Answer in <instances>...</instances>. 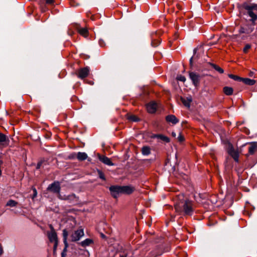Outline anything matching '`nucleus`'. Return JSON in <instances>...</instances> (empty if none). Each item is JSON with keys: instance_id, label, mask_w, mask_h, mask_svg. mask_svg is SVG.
Masks as SVG:
<instances>
[{"instance_id": "nucleus-1", "label": "nucleus", "mask_w": 257, "mask_h": 257, "mask_svg": "<svg viewBox=\"0 0 257 257\" xmlns=\"http://www.w3.org/2000/svg\"><path fill=\"white\" fill-rule=\"evenodd\" d=\"M176 212L183 216H192L196 209L194 201L186 199L184 201L176 203L174 205Z\"/></svg>"}, {"instance_id": "nucleus-2", "label": "nucleus", "mask_w": 257, "mask_h": 257, "mask_svg": "<svg viewBox=\"0 0 257 257\" xmlns=\"http://www.w3.org/2000/svg\"><path fill=\"white\" fill-rule=\"evenodd\" d=\"M226 150L228 154L236 162H239V152L238 148L233 146V145L226 140Z\"/></svg>"}, {"instance_id": "nucleus-3", "label": "nucleus", "mask_w": 257, "mask_h": 257, "mask_svg": "<svg viewBox=\"0 0 257 257\" xmlns=\"http://www.w3.org/2000/svg\"><path fill=\"white\" fill-rule=\"evenodd\" d=\"M49 227L50 228V231L47 232V236L50 242H54L53 251V254L54 255L56 253V250L58 245V238L57 233L52 225L50 224L49 225Z\"/></svg>"}, {"instance_id": "nucleus-4", "label": "nucleus", "mask_w": 257, "mask_h": 257, "mask_svg": "<svg viewBox=\"0 0 257 257\" xmlns=\"http://www.w3.org/2000/svg\"><path fill=\"white\" fill-rule=\"evenodd\" d=\"M244 9L247 11L248 16L252 22L257 19V4H250L244 6Z\"/></svg>"}, {"instance_id": "nucleus-5", "label": "nucleus", "mask_w": 257, "mask_h": 257, "mask_svg": "<svg viewBox=\"0 0 257 257\" xmlns=\"http://www.w3.org/2000/svg\"><path fill=\"white\" fill-rule=\"evenodd\" d=\"M47 190L56 194L58 198H62V196L60 194L61 186L60 182L58 181H54L48 186Z\"/></svg>"}, {"instance_id": "nucleus-6", "label": "nucleus", "mask_w": 257, "mask_h": 257, "mask_svg": "<svg viewBox=\"0 0 257 257\" xmlns=\"http://www.w3.org/2000/svg\"><path fill=\"white\" fill-rule=\"evenodd\" d=\"M189 78L191 80L193 84L195 87H198L200 85V82L202 76L195 72H189Z\"/></svg>"}, {"instance_id": "nucleus-7", "label": "nucleus", "mask_w": 257, "mask_h": 257, "mask_svg": "<svg viewBox=\"0 0 257 257\" xmlns=\"http://www.w3.org/2000/svg\"><path fill=\"white\" fill-rule=\"evenodd\" d=\"M109 190L111 196L115 199H117L120 194H122L121 186L111 185L109 187Z\"/></svg>"}, {"instance_id": "nucleus-8", "label": "nucleus", "mask_w": 257, "mask_h": 257, "mask_svg": "<svg viewBox=\"0 0 257 257\" xmlns=\"http://www.w3.org/2000/svg\"><path fill=\"white\" fill-rule=\"evenodd\" d=\"M89 72V68L88 67H85L77 70L76 72V75L79 78L83 79L88 76Z\"/></svg>"}, {"instance_id": "nucleus-9", "label": "nucleus", "mask_w": 257, "mask_h": 257, "mask_svg": "<svg viewBox=\"0 0 257 257\" xmlns=\"http://www.w3.org/2000/svg\"><path fill=\"white\" fill-rule=\"evenodd\" d=\"M84 235V231L82 228H79L75 230L71 235V241H78Z\"/></svg>"}, {"instance_id": "nucleus-10", "label": "nucleus", "mask_w": 257, "mask_h": 257, "mask_svg": "<svg viewBox=\"0 0 257 257\" xmlns=\"http://www.w3.org/2000/svg\"><path fill=\"white\" fill-rule=\"evenodd\" d=\"M9 139L7 136L0 132V148L3 149L8 146Z\"/></svg>"}, {"instance_id": "nucleus-11", "label": "nucleus", "mask_w": 257, "mask_h": 257, "mask_svg": "<svg viewBox=\"0 0 257 257\" xmlns=\"http://www.w3.org/2000/svg\"><path fill=\"white\" fill-rule=\"evenodd\" d=\"M146 108L149 113H155L157 109V104L155 101H151L146 104Z\"/></svg>"}, {"instance_id": "nucleus-12", "label": "nucleus", "mask_w": 257, "mask_h": 257, "mask_svg": "<svg viewBox=\"0 0 257 257\" xmlns=\"http://www.w3.org/2000/svg\"><path fill=\"white\" fill-rule=\"evenodd\" d=\"M135 190V187L131 185L121 186L122 194L130 195L132 194Z\"/></svg>"}, {"instance_id": "nucleus-13", "label": "nucleus", "mask_w": 257, "mask_h": 257, "mask_svg": "<svg viewBox=\"0 0 257 257\" xmlns=\"http://www.w3.org/2000/svg\"><path fill=\"white\" fill-rule=\"evenodd\" d=\"M98 158L100 161L102 162L103 164L107 165L108 166H113L114 164L112 162L110 159L108 158L107 157L101 155L100 154H98Z\"/></svg>"}, {"instance_id": "nucleus-14", "label": "nucleus", "mask_w": 257, "mask_h": 257, "mask_svg": "<svg viewBox=\"0 0 257 257\" xmlns=\"http://www.w3.org/2000/svg\"><path fill=\"white\" fill-rule=\"evenodd\" d=\"M165 120L168 123H171L175 125L179 122V120L176 117L175 115L169 114L165 117Z\"/></svg>"}, {"instance_id": "nucleus-15", "label": "nucleus", "mask_w": 257, "mask_h": 257, "mask_svg": "<svg viewBox=\"0 0 257 257\" xmlns=\"http://www.w3.org/2000/svg\"><path fill=\"white\" fill-rule=\"evenodd\" d=\"M180 99L185 106L188 108L190 107L191 102L192 101V98L191 96H189L188 97L180 96Z\"/></svg>"}, {"instance_id": "nucleus-16", "label": "nucleus", "mask_w": 257, "mask_h": 257, "mask_svg": "<svg viewBox=\"0 0 257 257\" xmlns=\"http://www.w3.org/2000/svg\"><path fill=\"white\" fill-rule=\"evenodd\" d=\"M76 29L78 33L84 38H87L89 36V32L87 28H81L80 26H77Z\"/></svg>"}, {"instance_id": "nucleus-17", "label": "nucleus", "mask_w": 257, "mask_h": 257, "mask_svg": "<svg viewBox=\"0 0 257 257\" xmlns=\"http://www.w3.org/2000/svg\"><path fill=\"white\" fill-rule=\"evenodd\" d=\"M206 66L215 70L220 74H223L224 73V70L222 68L220 67L219 66L211 62L207 63Z\"/></svg>"}, {"instance_id": "nucleus-18", "label": "nucleus", "mask_w": 257, "mask_h": 257, "mask_svg": "<svg viewBox=\"0 0 257 257\" xmlns=\"http://www.w3.org/2000/svg\"><path fill=\"white\" fill-rule=\"evenodd\" d=\"M161 39L158 37L156 34L153 35V38L152 40V46L156 47L160 45L161 43Z\"/></svg>"}, {"instance_id": "nucleus-19", "label": "nucleus", "mask_w": 257, "mask_h": 257, "mask_svg": "<svg viewBox=\"0 0 257 257\" xmlns=\"http://www.w3.org/2000/svg\"><path fill=\"white\" fill-rule=\"evenodd\" d=\"M87 158V154L84 152H78L76 155V158L80 161H84Z\"/></svg>"}, {"instance_id": "nucleus-20", "label": "nucleus", "mask_w": 257, "mask_h": 257, "mask_svg": "<svg viewBox=\"0 0 257 257\" xmlns=\"http://www.w3.org/2000/svg\"><path fill=\"white\" fill-rule=\"evenodd\" d=\"M94 242L93 239L90 238H86L84 240L81 241L80 243V244L83 247H86L87 246H89L91 244H93Z\"/></svg>"}, {"instance_id": "nucleus-21", "label": "nucleus", "mask_w": 257, "mask_h": 257, "mask_svg": "<svg viewBox=\"0 0 257 257\" xmlns=\"http://www.w3.org/2000/svg\"><path fill=\"white\" fill-rule=\"evenodd\" d=\"M257 148L255 143H251L248 148V153L249 155H252L254 153Z\"/></svg>"}, {"instance_id": "nucleus-22", "label": "nucleus", "mask_w": 257, "mask_h": 257, "mask_svg": "<svg viewBox=\"0 0 257 257\" xmlns=\"http://www.w3.org/2000/svg\"><path fill=\"white\" fill-rule=\"evenodd\" d=\"M240 80L242 81L245 84L249 85H253L254 84L255 81L253 79L249 78H241Z\"/></svg>"}, {"instance_id": "nucleus-23", "label": "nucleus", "mask_w": 257, "mask_h": 257, "mask_svg": "<svg viewBox=\"0 0 257 257\" xmlns=\"http://www.w3.org/2000/svg\"><path fill=\"white\" fill-rule=\"evenodd\" d=\"M142 153L144 155H149L151 153V149L148 146H144L142 148Z\"/></svg>"}, {"instance_id": "nucleus-24", "label": "nucleus", "mask_w": 257, "mask_h": 257, "mask_svg": "<svg viewBox=\"0 0 257 257\" xmlns=\"http://www.w3.org/2000/svg\"><path fill=\"white\" fill-rule=\"evenodd\" d=\"M197 48H195L194 49V55L190 59V60H189V65H190V67L191 68H192L193 67V60L194 59V60H196L198 58V56L197 55H196V51H197Z\"/></svg>"}, {"instance_id": "nucleus-25", "label": "nucleus", "mask_w": 257, "mask_h": 257, "mask_svg": "<svg viewBox=\"0 0 257 257\" xmlns=\"http://www.w3.org/2000/svg\"><path fill=\"white\" fill-rule=\"evenodd\" d=\"M62 235L64 243H68L67 240L68 235V232L66 229L63 230Z\"/></svg>"}, {"instance_id": "nucleus-26", "label": "nucleus", "mask_w": 257, "mask_h": 257, "mask_svg": "<svg viewBox=\"0 0 257 257\" xmlns=\"http://www.w3.org/2000/svg\"><path fill=\"white\" fill-rule=\"evenodd\" d=\"M18 203L17 201L11 199L7 202L6 206L10 207H15L18 205Z\"/></svg>"}, {"instance_id": "nucleus-27", "label": "nucleus", "mask_w": 257, "mask_h": 257, "mask_svg": "<svg viewBox=\"0 0 257 257\" xmlns=\"http://www.w3.org/2000/svg\"><path fill=\"white\" fill-rule=\"evenodd\" d=\"M97 172L98 173V177L100 179H102L103 181H106L105 175L101 170L97 169Z\"/></svg>"}, {"instance_id": "nucleus-28", "label": "nucleus", "mask_w": 257, "mask_h": 257, "mask_svg": "<svg viewBox=\"0 0 257 257\" xmlns=\"http://www.w3.org/2000/svg\"><path fill=\"white\" fill-rule=\"evenodd\" d=\"M158 139L163 141L164 142H165L166 143H169L170 142V139L163 135L159 134V136H158Z\"/></svg>"}, {"instance_id": "nucleus-29", "label": "nucleus", "mask_w": 257, "mask_h": 257, "mask_svg": "<svg viewBox=\"0 0 257 257\" xmlns=\"http://www.w3.org/2000/svg\"><path fill=\"white\" fill-rule=\"evenodd\" d=\"M127 253L125 252H117L113 257H127Z\"/></svg>"}, {"instance_id": "nucleus-30", "label": "nucleus", "mask_w": 257, "mask_h": 257, "mask_svg": "<svg viewBox=\"0 0 257 257\" xmlns=\"http://www.w3.org/2000/svg\"><path fill=\"white\" fill-rule=\"evenodd\" d=\"M128 119L134 122H137L140 120L139 118L136 115H131L128 117Z\"/></svg>"}, {"instance_id": "nucleus-31", "label": "nucleus", "mask_w": 257, "mask_h": 257, "mask_svg": "<svg viewBox=\"0 0 257 257\" xmlns=\"http://www.w3.org/2000/svg\"><path fill=\"white\" fill-rule=\"evenodd\" d=\"M65 246L61 252V257H66V252L67 251V248L68 247V243H64Z\"/></svg>"}, {"instance_id": "nucleus-32", "label": "nucleus", "mask_w": 257, "mask_h": 257, "mask_svg": "<svg viewBox=\"0 0 257 257\" xmlns=\"http://www.w3.org/2000/svg\"><path fill=\"white\" fill-rule=\"evenodd\" d=\"M233 88L230 87L226 86V95H230L233 93Z\"/></svg>"}, {"instance_id": "nucleus-33", "label": "nucleus", "mask_w": 257, "mask_h": 257, "mask_svg": "<svg viewBox=\"0 0 257 257\" xmlns=\"http://www.w3.org/2000/svg\"><path fill=\"white\" fill-rule=\"evenodd\" d=\"M32 190L33 191V194L31 197L32 199H34L37 196V191L36 188L34 186L32 187Z\"/></svg>"}, {"instance_id": "nucleus-34", "label": "nucleus", "mask_w": 257, "mask_h": 257, "mask_svg": "<svg viewBox=\"0 0 257 257\" xmlns=\"http://www.w3.org/2000/svg\"><path fill=\"white\" fill-rule=\"evenodd\" d=\"M45 162V160L44 159H42L40 161H39L36 167V169L39 170V169H40L41 166Z\"/></svg>"}, {"instance_id": "nucleus-35", "label": "nucleus", "mask_w": 257, "mask_h": 257, "mask_svg": "<svg viewBox=\"0 0 257 257\" xmlns=\"http://www.w3.org/2000/svg\"><path fill=\"white\" fill-rule=\"evenodd\" d=\"M176 79L177 80H179V81H182L183 82H185L186 80L185 77L184 76H183L181 75L177 76Z\"/></svg>"}, {"instance_id": "nucleus-36", "label": "nucleus", "mask_w": 257, "mask_h": 257, "mask_svg": "<svg viewBox=\"0 0 257 257\" xmlns=\"http://www.w3.org/2000/svg\"><path fill=\"white\" fill-rule=\"evenodd\" d=\"M228 76L235 80H240L241 78L238 77L237 76L233 75V74H228Z\"/></svg>"}, {"instance_id": "nucleus-37", "label": "nucleus", "mask_w": 257, "mask_h": 257, "mask_svg": "<svg viewBox=\"0 0 257 257\" xmlns=\"http://www.w3.org/2000/svg\"><path fill=\"white\" fill-rule=\"evenodd\" d=\"M72 197H75V195L72 194V195H70L68 196H64V197L62 196V198H59V199L61 200H69Z\"/></svg>"}, {"instance_id": "nucleus-38", "label": "nucleus", "mask_w": 257, "mask_h": 257, "mask_svg": "<svg viewBox=\"0 0 257 257\" xmlns=\"http://www.w3.org/2000/svg\"><path fill=\"white\" fill-rule=\"evenodd\" d=\"M250 47H251L250 45H249V44L245 45V46H244V47L243 48V52L246 53L248 52V50L250 48Z\"/></svg>"}, {"instance_id": "nucleus-39", "label": "nucleus", "mask_w": 257, "mask_h": 257, "mask_svg": "<svg viewBox=\"0 0 257 257\" xmlns=\"http://www.w3.org/2000/svg\"><path fill=\"white\" fill-rule=\"evenodd\" d=\"M99 44L100 46L101 47H105V43L104 41L102 39H100L99 40Z\"/></svg>"}, {"instance_id": "nucleus-40", "label": "nucleus", "mask_w": 257, "mask_h": 257, "mask_svg": "<svg viewBox=\"0 0 257 257\" xmlns=\"http://www.w3.org/2000/svg\"><path fill=\"white\" fill-rule=\"evenodd\" d=\"M178 140L180 142H182L185 140V138L182 134H180L178 137Z\"/></svg>"}, {"instance_id": "nucleus-41", "label": "nucleus", "mask_w": 257, "mask_h": 257, "mask_svg": "<svg viewBox=\"0 0 257 257\" xmlns=\"http://www.w3.org/2000/svg\"><path fill=\"white\" fill-rule=\"evenodd\" d=\"M70 4L72 7H75L77 5V3L73 0H70Z\"/></svg>"}, {"instance_id": "nucleus-42", "label": "nucleus", "mask_w": 257, "mask_h": 257, "mask_svg": "<svg viewBox=\"0 0 257 257\" xmlns=\"http://www.w3.org/2000/svg\"><path fill=\"white\" fill-rule=\"evenodd\" d=\"M46 4L48 5H52L54 3V0H45Z\"/></svg>"}, {"instance_id": "nucleus-43", "label": "nucleus", "mask_w": 257, "mask_h": 257, "mask_svg": "<svg viewBox=\"0 0 257 257\" xmlns=\"http://www.w3.org/2000/svg\"><path fill=\"white\" fill-rule=\"evenodd\" d=\"M159 136V134H153V135L151 136V138L152 139H155V138L158 139Z\"/></svg>"}, {"instance_id": "nucleus-44", "label": "nucleus", "mask_w": 257, "mask_h": 257, "mask_svg": "<svg viewBox=\"0 0 257 257\" xmlns=\"http://www.w3.org/2000/svg\"><path fill=\"white\" fill-rule=\"evenodd\" d=\"M3 247L1 245V244L0 243V256L3 254Z\"/></svg>"}, {"instance_id": "nucleus-45", "label": "nucleus", "mask_w": 257, "mask_h": 257, "mask_svg": "<svg viewBox=\"0 0 257 257\" xmlns=\"http://www.w3.org/2000/svg\"><path fill=\"white\" fill-rule=\"evenodd\" d=\"M176 7L178 10H181L182 9V6L179 4H176Z\"/></svg>"}, {"instance_id": "nucleus-46", "label": "nucleus", "mask_w": 257, "mask_h": 257, "mask_svg": "<svg viewBox=\"0 0 257 257\" xmlns=\"http://www.w3.org/2000/svg\"><path fill=\"white\" fill-rule=\"evenodd\" d=\"M76 155L77 154H72L71 155V156L69 157L70 159H74L75 158H76Z\"/></svg>"}, {"instance_id": "nucleus-47", "label": "nucleus", "mask_w": 257, "mask_h": 257, "mask_svg": "<svg viewBox=\"0 0 257 257\" xmlns=\"http://www.w3.org/2000/svg\"><path fill=\"white\" fill-rule=\"evenodd\" d=\"M100 236L102 238L106 239V236L105 235H104L103 233H101Z\"/></svg>"}, {"instance_id": "nucleus-48", "label": "nucleus", "mask_w": 257, "mask_h": 257, "mask_svg": "<svg viewBox=\"0 0 257 257\" xmlns=\"http://www.w3.org/2000/svg\"><path fill=\"white\" fill-rule=\"evenodd\" d=\"M230 124H231L230 122L226 121V125H229Z\"/></svg>"}, {"instance_id": "nucleus-49", "label": "nucleus", "mask_w": 257, "mask_h": 257, "mask_svg": "<svg viewBox=\"0 0 257 257\" xmlns=\"http://www.w3.org/2000/svg\"><path fill=\"white\" fill-rule=\"evenodd\" d=\"M50 137V135L49 134L46 135V138H49Z\"/></svg>"}, {"instance_id": "nucleus-50", "label": "nucleus", "mask_w": 257, "mask_h": 257, "mask_svg": "<svg viewBox=\"0 0 257 257\" xmlns=\"http://www.w3.org/2000/svg\"><path fill=\"white\" fill-rule=\"evenodd\" d=\"M172 1H173V0H168V2H167V3H171L172 2Z\"/></svg>"}, {"instance_id": "nucleus-51", "label": "nucleus", "mask_w": 257, "mask_h": 257, "mask_svg": "<svg viewBox=\"0 0 257 257\" xmlns=\"http://www.w3.org/2000/svg\"><path fill=\"white\" fill-rule=\"evenodd\" d=\"M46 9L45 8H42V11L43 12H45L46 11Z\"/></svg>"}, {"instance_id": "nucleus-52", "label": "nucleus", "mask_w": 257, "mask_h": 257, "mask_svg": "<svg viewBox=\"0 0 257 257\" xmlns=\"http://www.w3.org/2000/svg\"><path fill=\"white\" fill-rule=\"evenodd\" d=\"M222 91H223V92H224V93H225V87H224L223 88V89H222Z\"/></svg>"}, {"instance_id": "nucleus-53", "label": "nucleus", "mask_w": 257, "mask_h": 257, "mask_svg": "<svg viewBox=\"0 0 257 257\" xmlns=\"http://www.w3.org/2000/svg\"><path fill=\"white\" fill-rule=\"evenodd\" d=\"M172 135L175 136V135L174 134V133H172Z\"/></svg>"}, {"instance_id": "nucleus-54", "label": "nucleus", "mask_w": 257, "mask_h": 257, "mask_svg": "<svg viewBox=\"0 0 257 257\" xmlns=\"http://www.w3.org/2000/svg\"><path fill=\"white\" fill-rule=\"evenodd\" d=\"M90 84H92V83L91 82H89Z\"/></svg>"}]
</instances>
